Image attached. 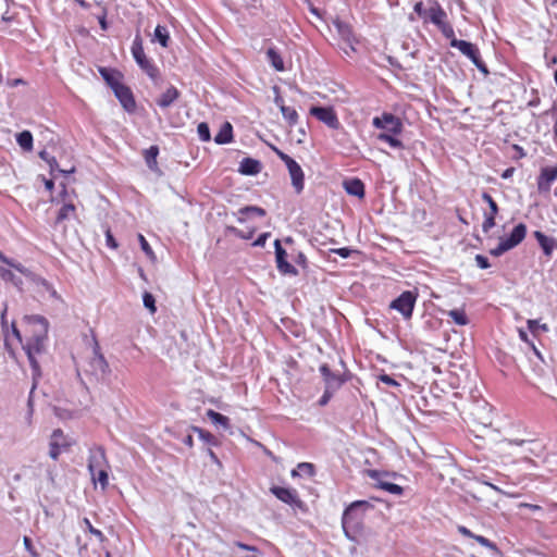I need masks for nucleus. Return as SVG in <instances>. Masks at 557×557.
Returning a JSON list of instances; mask_svg holds the SVG:
<instances>
[{
    "instance_id": "obj_1",
    "label": "nucleus",
    "mask_w": 557,
    "mask_h": 557,
    "mask_svg": "<svg viewBox=\"0 0 557 557\" xmlns=\"http://www.w3.org/2000/svg\"><path fill=\"white\" fill-rule=\"evenodd\" d=\"M48 320L42 315L32 314L25 315L23 319V332L25 337L23 348L35 374H39V363L36 360V355L44 351L45 342L48 336Z\"/></svg>"
},
{
    "instance_id": "obj_2",
    "label": "nucleus",
    "mask_w": 557,
    "mask_h": 557,
    "mask_svg": "<svg viewBox=\"0 0 557 557\" xmlns=\"http://www.w3.org/2000/svg\"><path fill=\"white\" fill-rule=\"evenodd\" d=\"M77 374L90 384L104 381L110 374V366L101 352L99 343L95 339L91 354L75 361Z\"/></svg>"
},
{
    "instance_id": "obj_3",
    "label": "nucleus",
    "mask_w": 557,
    "mask_h": 557,
    "mask_svg": "<svg viewBox=\"0 0 557 557\" xmlns=\"http://www.w3.org/2000/svg\"><path fill=\"white\" fill-rule=\"evenodd\" d=\"M372 125L382 131L377 134V140L388 144L394 149H404V144L398 138L404 131L400 117L389 112H383L380 116L373 117Z\"/></svg>"
},
{
    "instance_id": "obj_4",
    "label": "nucleus",
    "mask_w": 557,
    "mask_h": 557,
    "mask_svg": "<svg viewBox=\"0 0 557 557\" xmlns=\"http://www.w3.org/2000/svg\"><path fill=\"white\" fill-rule=\"evenodd\" d=\"M361 508L364 511L370 508V504L367 500H356L344 510L342 527L345 535L350 540H355L362 528L363 512L359 511Z\"/></svg>"
},
{
    "instance_id": "obj_5",
    "label": "nucleus",
    "mask_w": 557,
    "mask_h": 557,
    "mask_svg": "<svg viewBox=\"0 0 557 557\" xmlns=\"http://www.w3.org/2000/svg\"><path fill=\"white\" fill-rule=\"evenodd\" d=\"M418 297L417 288L405 290L389 304V309L399 312L404 320L409 321L412 318Z\"/></svg>"
},
{
    "instance_id": "obj_6",
    "label": "nucleus",
    "mask_w": 557,
    "mask_h": 557,
    "mask_svg": "<svg viewBox=\"0 0 557 557\" xmlns=\"http://www.w3.org/2000/svg\"><path fill=\"white\" fill-rule=\"evenodd\" d=\"M132 54L138 66L151 78L157 79L160 75L158 67L154 63L147 58L144 51L143 38L137 34L133 40Z\"/></svg>"
},
{
    "instance_id": "obj_7",
    "label": "nucleus",
    "mask_w": 557,
    "mask_h": 557,
    "mask_svg": "<svg viewBox=\"0 0 557 557\" xmlns=\"http://www.w3.org/2000/svg\"><path fill=\"white\" fill-rule=\"evenodd\" d=\"M272 150L285 163L292 180V185L295 191L300 194L305 187V174L301 166L292 157L278 148L272 146Z\"/></svg>"
},
{
    "instance_id": "obj_8",
    "label": "nucleus",
    "mask_w": 557,
    "mask_h": 557,
    "mask_svg": "<svg viewBox=\"0 0 557 557\" xmlns=\"http://www.w3.org/2000/svg\"><path fill=\"white\" fill-rule=\"evenodd\" d=\"M270 492L282 503L288 505L294 510L307 511L306 503L300 498L296 488L272 485Z\"/></svg>"
},
{
    "instance_id": "obj_9",
    "label": "nucleus",
    "mask_w": 557,
    "mask_h": 557,
    "mask_svg": "<svg viewBox=\"0 0 557 557\" xmlns=\"http://www.w3.org/2000/svg\"><path fill=\"white\" fill-rule=\"evenodd\" d=\"M428 17L431 23L437 26L445 38H453L455 30L447 21V14L437 1H434L428 9Z\"/></svg>"
},
{
    "instance_id": "obj_10",
    "label": "nucleus",
    "mask_w": 557,
    "mask_h": 557,
    "mask_svg": "<svg viewBox=\"0 0 557 557\" xmlns=\"http://www.w3.org/2000/svg\"><path fill=\"white\" fill-rule=\"evenodd\" d=\"M448 39L450 40V46L457 48L463 55L468 57L480 71L483 73L488 72L481 58L480 50L474 44L457 39L455 36Z\"/></svg>"
},
{
    "instance_id": "obj_11",
    "label": "nucleus",
    "mask_w": 557,
    "mask_h": 557,
    "mask_svg": "<svg viewBox=\"0 0 557 557\" xmlns=\"http://www.w3.org/2000/svg\"><path fill=\"white\" fill-rule=\"evenodd\" d=\"M309 114L331 129L337 131L342 127L338 115L333 107L312 106L309 109Z\"/></svg>"
},
{
    "instance_id": "obj_12",
    "label": "nucleus",
    "mask_w": 557,
    "mask_h": 557,
    "mask_svg": "<svg viewBox=\"0 0 557 557\" xmlns=\"http://www.w3.org/2000/svg\"><path fill=\"white\" fill-rule=\"evenodd\" d=\"M319 371L323 377L325 387L335 392L350 380V375L348 373H333L326 363L321 364Z\"/></svg>"
},
{
    "instance_id": "obj_13",
    "label": "nucleus",
    "mask_w": 557,
    "mask_h": 557,
    "mask_svg": "<svg viewBox=\"0 0 557 557\" xmlns=\"http://www.w3.org/2000/svg\"><path fill=\"white\" fill-rule=\"evenodd\" d=\"M71 447V443L67 441L61 429H57L52 432L49 442V456L53 460H58L62 451L67 450Z\"/></svg>"
},
{
    "instance_id": "obj_14",
    "label": "nucleus",
    "mask_w": 557,
    "mask_h": 557,
    "mask_svg": "<svg viewBox=\"0 0 557 557\" xmlns=\"http://www.w3.org/2000/svg\"><path fill=\"white\" fill-rule=\"evenodd\" d=\"M482 199L488 205V210L483 213L482 231L488 233L496 225V218L499 213L497 202L488 193L482 194Z\"/></svg>"
},
{
    "instance_id": "obj_15",
    "label": "nucleus",
    "mask_w": 557,
    "mask_h": 557,
    "mask_svg": "<svg viewBox=\"0 0 557 557\" xmlns=\"http://www.w3.org/2000/svg\"><path fill=\"white\" fill-rule=\"evenodd\" d=\"M109 468L106 450L102 446L89 449L88 470L92 479H96L97 469Z\"/></svg>"
},
{
    "instance_id": "obj_16",
    "label": "nucleus",
    "mask_w": 557,
    "mask_h": 557,
    "mask_svg": "<svg viewBox=\"0 0 557 557\" xmlns=\"http://www.w3.org/2000/svg\"><path fill=\"white\" fill-rule=\"evenodd\" d=\"M274 247L276 268L278 272L284 275H297L298 272L296 268L287 261V252L282 247L280 239H275Z\"/></svg>"
},
{
    "instance_id": "obj_17",
    "label": "nucleus",
    "mask_w": 557,
    "mask_h": 557,
    "mask_svg": "<svg viewBox=\"0 0 557 557\" xmlns=\"http://www.w3.org/2000/svg\"><path fill=\"white\" fill-rule=\"evenodd\" d=\"M557 180V166H545L537 177V189L540 193H548L552 184Z\"/></svg>"
},
{
    "instance_id": "obj_18",
    "label": "nucleus",
    "mask_w": 557,
    "mask_h": 557,
    "mask_svg": "<svg viewBox=\"0 0 557 557\" xmlns=\"http://www.w3.org/2000/svg\"><path fill=\"white\" fill-rule=\"evenodd\" d=\"M115 97L121 102L122 107L128 111L133 112L136 108V101L134 98V95L131 90V88L123 83L120 86H116L115 89H113Z\"/></svg>"
},
{
    "instance_id": "obj_19",
    "label": "nucleus",
    "mask_w": 557,
    "mask_h": 557,
    "mask_svg": "<svg viewBox=\"0 0 557 557\" xmlns=\"http://www.w3.org/2000/svg\"><path fill=\"white\" fill-rule=\"evenodd\" d=\"M527 236V225L519 223L510 232L509 236L503 238L511 249L518 246Z\"/></svg>"
},
{
    "instance_id": "obj_20",
    "label": "nucleus",
    "mask_w": 557,
    "mask_h": 557,
    "mask_svg": "<svg viewBox=\"0 0 557 557\" xmlns=\"http://www.w3.org/2000/svg\"><path fill=\"white\" fill-rule=\"evenodd\" d=\"M343 187L348 195L356 196L360 199L364 197V184L360 178H349L344 181Z\"/></svg>"
},
{
    "instance_id": "obj_21",
    "label": "nucleus",
    "mask_w": 557,
    "mask_h": 557,
    "mask_svg": "<svg viewBox=\"0 0 557 557\" xmlns=\"http://www.w3.org/2000/svg\"><path fill=\"white\" fill-rule=\"evenodd\" d=\"M98 71H99L101 77L104 79V82L112 88V90L115 89L116 86H120L122 84L121 72H119L114 69L104 67V66H100L98 69Z\"/></svg>"
},
{
    "instance_id": "obj_22",
    "label": "nucleus",
    "mask_w": 557,
    "mask_h": 557,
    "mask_svg": "<svg viewBox=\"0 0 557 557\" xmlns=\"http://www.w3.org/2000/svg\"><path fill=\"white\" fill-rule=\"evenodd\" d=\"M262 170L261 162L252 158H244L239 163L238 172L244 175H257Z\"/></svg>"
},
{
    "instance_id": "obj_23",
    "label": "nucleus",
    "mask_w": 557,
    "mask_h": 557,
    "mask_svg": "<svg viewBox=\"0 0 557 557\" xmlns=\"http://www.w3.org/2000/svg\"><path fill=\"white\" fill-rule=\"evenodd\" d=\"M458 532L466 536V537H470V539H473L475 540L480 545L495 552V553H498V548L496 546L495 543H493L492 541H490L488 539L482 536V535H476L474 533H472L468 528H466L465 525H458L457 528Z\"/></svg>"
},
{
    "instance_id": "obj_24",
    "label": "nucleus",
    "mask_w": 557,
    "mask_h": 557,
    "mask_svg": "<svg viewBox=\"0 0 557 557\" xmlns=\"http://www.w3.org/2000/svg\"><path fill=\"white\" fill-rule=\"evenodd\" d=\"M534 237L536 238L539 245L543 249V252L546 257H550L553 250L555 249L557 243L554 238L546 236L544 233L540 231L534 232Z\"/></svg>"
},
{
    "instance_id": "obj_25",
    "label": "nucleus",
    "mask_w": 557,
    "mask_h": 557,
    "mask_svg": "<svg viewBox=\"0 0 557 557\" xmlns=\"http://www.w3.org/2000/svg\"><path fill=\"white\" fill-rule=\"evenodd\" d=\"M180 97V91L176 87L170 86L158 99L157 104L160 108H168Z\"/></svg>"
},
{
    "instance_id": "obj_26",
    "label": "nucleus",
    "mask_w": 557,
    "mask_h": 557,
    "mask_svg": "<svg viewBox=\"0 0 557 557\" xmlns=\"http://www.w3.org/2000/svg\"><path fill=\"white\" fill-rule=\"evenodd\" d=\"M238 222L244 223L247 218L251 215L264 216L267 214L265 210L261 207L257 206H246L238 210Z\"/></svg>"
},
{
    "instance_id": "obj_27",
    "label": "nucleus",
    "mask_w": 557,
    "mask_h": 557,
    "mask_svg": "<svg viewBox=\"0 0 557 557\" xmlns=\"http://www.w3.org/2000/svg\"><path fill=\"white\" fill-rule=\"evenodd\" d=\"M158 156H159V147L156 145L150 146L148 149H146L144 151L145 162L151 171L159 170V165H158V161H157Z\"/></svg>"
},
{
    "instance_id": "obj_28",
    "label": "nucleus",
    "mask_w": 557,
    "mask_h": 557,
    "mask_svg": "<svg viewBox=\"0 0 557 557\" xmlns=\"http://www.w3.org/2000/svg\"><path fill=\"white\" fill-rule=\"evenodd\" d=\"M233 140V127L231 123L225 122L219 133L214 137V141L219 145L228 144Z\"/></svg>"
},
{
    "instance_id": "obj_29",
    "label": "nucleus",
    "mask_w": 557,
    "mask_h": 557,
    "mask_svg": "<svg viewBox=\"0 0 557 557\" xmlns=\"http://www.w3.org/2000/svg\"><path fill=\"white\" fill-rule=\"evenodd\" d=\"M81 528L88 532L89 534L94 535L99 543H104L107 541L106 535L100 531L99 529H96L90 520L88 518H83L81 521Z\"/></svg>"
},
{
    "instance_id": "obj_30",
    "label": "nucleus",
    "mask_w": 557,
    "mask_h": 557,
    "mask_svg": "<svg viewBox=\"0 0 557 557\" xmlns=\"http://www.w3.org/2000/svg\"><path fill=\"white\" fill-rule=\"evenodd\" d=\"M267 58L271 65L277 71L283 72L285 71V65L282 57L274 48H269L267 51Z\"/></svg>"
},
{
    "instance_id": "obj_31",
    "label": "nucleus",
    "mask_w": 557,
    "mask_h": 557,
    "mask_svg": "<svg viewBox=\"0 0 557 557\" xmlns=\"http://www.w3.org/2000/svg\"><path fill=\"white\" fill-rule=\"evenodd\" d=\"M18 146L25 151L33 150V135L29 131H23L16 135Z\"/></svg>"
},
{
    "instance_id": "obj_32",
    "label": "nucleus",
    "mask_w": 557,
    "mask_h": 557,
    "mask_svg": "<svg viewBox=\"0 0 557 557\" xmlns=\"http://www.w3.org/2000/svg\"><path fill=\"white\" fill-rule=\"evenodd\" d=\"M447 315L456 323L457 325L463 326L469 323V318L465 311V309H453L447 312Z\"/></svg>"
},
{
    "instance_id": "obj_33",
    "label": "nucleus",
    "mask_w": 557,
    "mask_h": 557,
    "mask_svg": "<svg viewBox=\"0 0 557 557\" xmlns=\"http://www.w3.org/2000/svg\"><path fill=\"white\" fill-rule=\"evenodd\" d=\"M206 414L211 420L212 423L221 425L224 429L230 428V419L226 416L216 412L212 409L207 410Z\"/></svg>"
},
{
    "instance_id": "obj_34",
    "label": "nucleus",
    "mask_w": 557,
    "mask_h": 557,
    "mask_svg": "<svg viewBox=\"0 0 557 557\" xmlns=\"http://www.w3.org/2000/svg\"><path fill=\"white\" fill-rule=\"evenodd\" d=\"M76 208L73 203H64L57 215L55 223H61L66 219L75 216Z\"/></svg>"
},
{
    "instance_id": "obj_35",
    "label": "nucleus",
    "mask_w": 557,
    "mask_h": 557,
    "mask_svg": "<svg viewBox=\"0 0 557 557\" xmlns=\"http://www.w3.org/2000/svg\"><path fill=\"white\" fill-rule=\"evenodd\" d=\"M281 113L290 126H294L298 123L299 115L294 108L282 106Z\"/></svg>"
},
{
    "instance_id": "obj_36",
    "label": "nucleus",
    "mask_w": 557,
    "mask_h": 557,
    "mask_svg": "<svg viewBox=\"0 0 557 557\" xmlns=\"http://www.w3.org/2000/svg\"><path fill=\"white\" fill-rule=\"evenodd\" d=\"M154 38L163 48H166L170 41V35L166 27L158 25L154 29Z\"/></svg>"
},
{
    "instance_id": "obj_37",
    "label": "nucleus",
    "mask_w": 557,
    "mask_h": 557,
    "mask_svg": "<svg viewBox=\"0 0 557 557\" xmlns=\"http://www.w3.org/2000/svg\"><path fill=\"white\" fill-rule=\"evenodd\" d=\"M377 487L383 491H386L393 495L399 496V495H403V493H404V488L400 485L391 483V482H386V481H379Z\"/></svg>"
},
{
    "instance_id": "obj_38",
    "label": "nucleus",
    "mask_w": 557,
    "mask_h": 557,
    "mask_svg": "<svg viewBox=\"0 0 557 557\" xmlns=\"http://www.w3.org/2000/svg\"><path fill=\"white\" fill-rule=\"evenodd\" d=\"M529 331L536 336L539 331L548 332V325L546 323L540 324L539 320L529 319L527 321Z\"/></svg>"
},
{
    "instance_id": "obj_39",
    "label": "nucleus",
    "mask_w": 557,
    "mask_h": 557,
    "mask_svg": "<svg viewBox=\"0 0 557 557\" xmlns=\"http://www.w3.org/2000/svg\"><path fill=\"white\" fill-rule=\"evenodd\" d=\"M191 429H193L194 432H196L199 435V437L202 441H205V442H207L209 444H213V445L216 444L215 436L212 433H210L209 431H206V430H203L201 428H198V426H193Z\"/></svg>"
},
{
    "instance_id": "obj_40",
    "label": "nucleus",
    "mask_w": 557,
    "mask_h": 557,
    "mask_svg": "<svg viewBox=\"0 0 557 557\" xmlns=\"http://www.w3.org/2000/svg\"><path fill=\"white\" fill-rule=\"evenodd\" d=\"M518 334H519V338L525 343L531 349L532 351L541 359L542 356H541V352L540 350L537 349V347L535 346L534 342L531 341L527 334V332L522 329H519L518 330Z\"/></svg>"
},
{
    "instance_id": "obj_41",
    "label": "nucleus",
    "mask_w": 557,
    "mask_h": 557,
    "mask_svg": "<svg viewBox=\"0 0 557 557\" xmlns=\"http://www.w3.org/2000/svg\"><path fill=\"white\" fill-rule=\"evenodd\" d=\"M0 261L8 264L9 267L13 268L14 270H16L17 272L22 273V274H27V269L18 263V262H14L13 260L7 258L2 252H0Z\"/></svg>"
},
{
    "instance_id": "obj_42",
    "label": "nucleus",
    "mask_w": 557,
    "mask_h": 557,
    "mask_svg": "<svg viewBox=\"0 0 557 557\" xmlns=\"http://www.w3.org/2000/svg\"><path fill=\"white\" fill-rule=\"evenodd\" d=\"M226 232L235 235L236 237L243 238V239H250V238H252V236L256 232V228H251L249 232L245 233V232L240 231L239 228L230 225V226H226Z\"/></svg>"
},
{
    "instance_id": "obj_43",
    "label": "nucleus",
    "mask_w": 557,
    "mask_h": 557,
    "mask_svg": "<svg viewBox=\"0 0 557 557\" xmlns=\"http://www.w3.org/2000/svg\"><path fill=\"white\" fill-rule=\"evenodd\" d=\"M108 469L109 468L97 469L96 479H92L95 482H99L102 488H106L109 484Z\"/></svg>"
},
{
    "instance_id": "obj_44",
    "label": "nucleus",
    "mask_w": 557,
    "mask_h": 557,
    "mask_svg": "<svg viewBox=\"0 0 557 557\" xmlns=\"http://www.w3.org/2000/svg\"><path fill=\"white\" fill-rule=\"evenodd\" d=\"M197 133L202 141H209L211 139L210 128L208 123L201 122L197 126Z\"/></svg>"
},
{
    "instance_id": "obj_45",
    "label": "nucleus",
    "mask_w": 557,
    "mask_h": 557,
    "mask_svg": "<svg viewBox=\"0 0 557 557\" xmlns=\"http://www.w3.org/2000/svg\"><path fill=\"white\" fill-rule=\"evenodd\" d=\"M138 240L146 256L151 260H156V255L143 234H138Z\"/></svg>"
},
{
    "instance_id": "obj_46",
    "label": "nucleus",
    "mask_w": 557,
    "mask_h": 557,
    "mask_svg": "<svg viewBox=\"0 0 557 557\" xmlns=\"http://www.w3.org/2000/svg\"><path fill=\"white\" fill-rule=\"evenodd\" d=\"M144 306L149 309L151 313L157 311L156 299L152 294L145 292L143 295Z\"/></svg>"
},
{
    "instance_id": "obj_47",
    "label": "nucleus",
    "mask_w": 557,
    "mask_h": 557,
    "mask_svg": "<svg viewBox=\"0 0 557 557\" xmlns=\"http://www.w3.org/2000/svg\"><path fill=\"white\" fill-rule=\"evenodd\" d=\"M0 277L5 282H11L14 285L21 283V280H16L14 273L10 269L0 267Z\"/></svg>"
},
{
    "instance_id": "obj_48",
    "label": "nucleus",
    "mask_w": 557,
    "mask_h": 557,
    "mask_svg": "<svg viewBox=\"0 0 557 557\" xmlns=\"http://www.w3.org/2000/svg\"><path fill=\"white\" fill-rule=\"evenodd\" d=\"M511 248L508 247V245L506 244V242L500 238L499 239V243L497 245V247L493 248L491 250V255L495 256V257H498V256H502L503 253H505L506 251L510 250Z\"/></svg>"
},
{
    "instance_id": "obj_49",
    "label": "nucleus",
    "mask_w": 557,
    "mask_h": 557,
    "mask_svg": "<svg viewBox=\"0 0 557 557\" xmlns=\"http://www.w3.org/2000/svg\"><path fill=\"white\" fill-rule=\"evenodd\" d=\"M298 469L300 471V473H305L307 474L308 476H313L314 475V466L310 462H300L298 463Z\"/></svg>"
},
{
    "instance_id": "obj_50",
    "label": "nucleus",
    "mask_w": 557,
    "mask_h": 557,
    "mask_svg": "<svg viewBox=\"0 0 557 557\" xmlns=\"http://www.w3.org/2000/svg\"><path fill=\"white\" fill-rule=\"evenodd\" d=\"M335 391L329 389L325 387L323 395L320 397L318 404L323 407L329 404L331 398L333 397Z\"/></svg>"
},
{
    "instance_id": "obj_51",
    "label": "nucleus",
    "mask_w": 557,
    "mask_h": 557,
    "mask_svg": "<svg viewBox=\"0 0 557 557\" xmlns=\"http://www.w3.org/2000/svg\"><path fill=\"white\" fill-rule=\"evenodd\" d=\"M24 546L26 550L33 556V557H39V554L35 549L32 540L28 536H24L23 539Z\"/></svg>"
},
{
    "instance_id": "obj_52",
    "label": "nucleus",
    "mask_w": 557,
    "mask_h": 557,
    "mask_svg": "<svg viewBox=\"0 0 557 557\" xmlns=\"http://www.w3.org/2000/svg\"><path fill=\"white\" fill-rule=\"evenodd\" d=\"M39 284L54 298H60L53 286L45 278L39 280Z\"/></svg>"
},
{
    "instance_id": "obj_53",
    "label": "nucleus",
    "mask_w": 557,
    "mask_h": 557,
    "mask_svg": "<svg viewBox=\"0 0 557 557\" xmlns=\"http://www.w3.org/2000/svg\"><path fill=\"white\" fill-rule=\"evenodd\" d=\"M379 380H380L382 383H384V384H386V385H388V386H398V385H399V384L397 383V381H396L395 379H393V377H392L391 375H388V374H381V375L379 376Z\"/></svg>"
},
{
    "instance_id": "obj_54",
    "label": "nucleus",
    "mask_w": 557,
    "mask_h": 557,
    "mask_svg": "<svg viewBox=\"0 0 557 557\" xmlns=\"http://www.w3.org/2000/svg\"><path fill=\"white\" fill-rule=\"evenodd\" d=\"M413 10L420 17H428V10L424 9L422 1L417 2L413 7Z\"/></svg>"
},
{
    "instance_id": "obj_55",
    "label": "nucleus",
    "mask_w": 557,
    "mask_h": 557,
    "mask_svg": "<svg viewBox=\"0 0 557 557\" xmlns=\"http://www.w3.org/2000/svg\"><path fill=\"white\" fill-rule=\"evenodd\" d=\"M106 240H107V245L112 248V249H116L117 248V243L115 240V238L113 237V234L111 233V231L108 228L106 231Z\"/></svg>"
},
{
    "instance_id": "obj_56",
    "label": "nucleus",
    "mask_w": 557,
    "mask_h": 557,
    "mask_svg": "<svg viewBox=\"0 0 557 557\" xmlns=\"http://www.w3.org/2000/svg\"><path fill=\"white\" fill-rule=\"evenodd\" d=\"M475 261H476V264L481 268V269H487L491 267L490 262H488V259L483 256V255H476L475 256Z\"/></svg>"
},
{
    "instance_id": "obj_57",
    "label": "nucleus",
    "mask_w": 557,
    "mask_h": 557,
    "mask_svg": "<svg viewBox=\"0 0 557 557\" xmlns=\"http://www.w3.org/2000/svg\"><path fill=\"white\" fill-rule=\"evenodd\" d=\"M234 546H236V547H238V548H240L243 550H247V552H258V547L245 544V543L239 542V541L234 542Z\"/></svg>"
},
{
    "instance_id": "obj_58",
    "label": "nucleus",
    "mask_w": 557,
    "mask_h": 557,
    "mask_svg": "<svg viewBox=\"0 0 557 557\" xmlns=\"http://www.w3.org/2000/svg\"><path fill=\"white\" fill-rule=\"evenodd\" d=\"M270 236V233H263L261 234L255 242H253V246L256 247H262L265 245V242L268 239V237Z\"/></svg>"
},
{
    "instance_id": "obj_59",
    "label": "nucleus",
    "mask_w": 557,
    "mask_h": 557,
    "mask_svg": "<svg viewBox=\"0 0 557 557\" xmlns=\"http://www.w3.org/2000/svg\"><path fill=\"white\" fill-rule=\"evenodd\" d=\"M334 252L341 256L342 258H348L351 253V250L349 248L343 247L335 249Z\"/></svg>"
},
{
    "instance_id": "obj_60",
    "label": "nucleus",
    "mask_w": 557,
    "mask_h": 557,
    "mask_svg": "<svg viewBox=\"0 0 557 557\" xmlns=\"http://www.w3.org/2000/svg\"><path fill=\"white\" fill-rule=\"evenodd\" d=\"M519 507H520V508H528V509H530V510H532V511H537V510H541V509H542V507H541V506H539V505H534V504H529V503H521V504L519 505Z\"/></svg>"
},
{
    "instance_id": "obj_61",
    "label": "nucleus",
    "mask_w": 557,
    "mask_h": 557,
    "mask_svg": "<svg viewBox=\"0 0 557 557\" xmlns=\"http://www.w3.org/2000/svg\"><path fill=\"white\" fill-rule=\"evenodd\" d=\"M7 84L10 86V87H16L18 85H25L26 82L23 79V78H14V79H9L7 82Z\"/></svg>"
},
{
    "instance_id": "obj_62",
    "label": "nucleus",
    "mask_w": 557,
    "mask_h": 557,
    "mask_svg": "<svg viewBox=\"0 0 557 557\" xmlns=\"http://www.w3.org/2000/svg\"><path fill=\"white\" fill-rule=\"evenodd\" d=\"M274 90L276 91V96L274 98V103L280 108V110L282 109V106H285L284 103V99L278 95V88H274Z\"/></svg>"
},
{
    "instance_id": "obj_63",
    "label": "nucleus",
    "mask_w": 557,
    "mask_h": 557,
    "mask_svg": "<svg viewBox=\"0 0 557 557\" xmlns=\"http://www.w3.org/2000/svg\"><path fill=\"white\" fill-rule=\"evenodd\" d=\"M515 173V168H508L502 173V178L507 180Z\"/></svg>"
},
{
    "instance_id": "obj_64",
    "label": "nucleus",
    "mask_w": 557,
    "mask_h": 557,
    "mask_svg": "<svg viewBox=\"0 0 557 557\" xmlns=\"http://www.w3.org/2000/svg\"><path fill=\"white\" fill-rule=\"evenodd\" d=\"M183 443L187 447L193 448L194 447V438H193V436L190 434H188L187 436L184 437Z\"/></svg>"
}]
</instances>
